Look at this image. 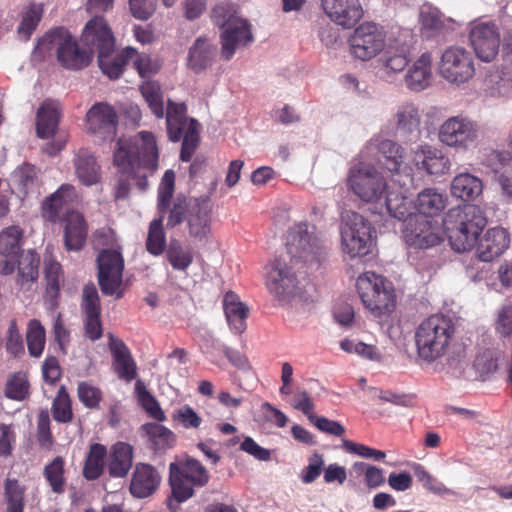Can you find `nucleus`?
<instances>
[{
  "label": "nucleus",
  "mask_w": 512,
  "mask_h": 512,
  "mask_svg": "<svg viewBox=\"0 0 512 512\" xmlns=\"http://www.w3.org/2000/svg\"><path fill=\"white\" fill-rule=\"evenodd\" d=\"M348 188L361 200L382 204L388 213L399 220L410 214L407 197L402 191H391L385 178L373 166L359 162L350 167L347 175Z\"/></svg>",
  "instance_id": "obj_1"
},
{
  "label": "nucleus",
  "mask_w": 512,
  "mask_h": 512,
  "mask_svg": "<svg viewBox=\"0 0 512 512\" xmlns=\"http://www.w3.org/2000/svg\"><path fill=\"white\" fill-rule=\"evenodd\" d=\"M83 43L90 52H98V63L102 72L111 79H117L128 63V47L114 53L115 38L111 28L102 16L90 19L82 33Z\"/></svg>",
  "instance_id": "obj_2"
},
{
  "label": "nucleus",
  "mask_w": 512,
  "mask_h": 512,
  "mask_svg": "<svg viewBox=\"0 0 512 512\" xmlns=\"http://www.w3.org/2000/svg\"><path fill=\"white\" fill-rule=\"evenodd\" d=\"M486 224L482 210L475 205L452 210L444 220L450 244L456 252L471 250Z\"/></svg>",
  "instance_id": "obj_3"
},
{
  "label": "nucleus",
  "mask_w": 512,
  "mask_h": 512,
  "mask_svg": "<svg viewBox=\"0 0 512 512\" xmlns=\"http://www.w3.org/2000/svg\"><path fill=\"white\" fill-rule=\"evenodd\" d=\"M211 20L222 30L221 55L225 60H230L239 46L252 42L251 26L247 20L237 15L234 4L229 2L217 4L211 11Z\"/></svg>",
  "instance_id": "obj_4"
},
{
  "label": "nucleus",
  "mask_w": 512,
  "mask_h": 512,
  "mask_svg": "<svg viewBox=\"0 0 512 512\" xmlns=\"http://www.w3.org/2000/svg\"><path fill=\"white\" fill-rule=\"evenodd\" d=\"M454 332V324L449 317L434 314L426 318L415 332L418 356L427 362L438 359L445 353Z\"/></svg>",
  "instance_id": "obj_5"
},
{
  "label": "nucleus",
  "mask_w": 512,
  "mask_h": 512,
  "mask_svg": "<svg viewBox=\"0 0 512 512\" xmlns=\"http://www.w3.org/2000/svg\"><path fill=\"white\" fill-rule=\"evenodd\" d=\"M38 47L45 51H55L57 61L69 70H80L92 61L91 52L81 49L77 40L64 27H56L45 33Z\"/></svg>",
  "instance_id": "obj_6"
},
{
  "label": "nucleus",
  "mask_w": 512,
  "mask_h": 512,
  "mask_svg": "<svg viewBox=\"0 0 512 512\" xmlns=\"http://www.w3.org/2000/svg\"><path fill=\"white\" fill-rule=\"evenodd\" d=\"M159 152L154 134L140 131L130 140V179L140 191L148 186V174L152 175L158 168Z\"/></svg>",
  "instance_id": "obj_7"
},
{
  "label": "nucleus",
  "mask_w": 512,
  "mask_h": 512,
  "mask_svg": "<svg viewBox=\"0 0 512 512\" xmlns=\"http://www.w3.org/2000/svg\"><path fill=\"white\" fill-rule=\"evenodd\" d=\"M210 474L197 459L187 456L184 460L169 465V482L173 498L184 502L194 495L196 488L205 487Z\"/></svg>",
  "instance_id": "obj_8"
},
{
  "label": "nucleus",
  "mask_w": 512,
  "mask_h": 512,
  "mask_svg": "<svg viewBox=\"0 0 512 512\" xmlns=\"http://www.w3.org/2000/svg\"><path fill=\"white\" fill-rule=\"evenodd\" d=\"M187 107L184 103H175L172 100L167 102L166 126L168 138L177 142L183 137L180 150V160L189 162L198 147V122L191 118L187 119Z\"/></svg>",
  "instance_id": "obj_9"
},
{
  "label": "nucleus",
  "mask_w": 512,
  "mask_h": 512,
  "mask_svg": "<svg viewBox=\"0 0 512 512\" xmlns=\"http://www.w3.org/2000/svg\"><path fill=\"white\" fill-rule=\"evenodd\" d=\"M357 290L364 306L375 316L387 315L396 306L391 282L374 272H365L357 279Z\"/></svg>",
  "instance_id": "obj_10"
},
{
  "label": "nucleus",
  "mask_w": 512,
  "mask_h": 512,
  "mask_svg": "<svg viewBox=\"0 0 512 512\" xmlns=\"http://www.w3.org/2000/svg\"><path fill=\"white\" fill-rule=\"evenodd\" d=\"M175 172L168 169L164 172L157 190V209L160 214H168L167 227L174 228L182 224L191 212L192 200L183 194H178L174 199Z\"/></svg>",
  "instance_id": "obj_11"
},
{
  "label": "nucleus",
  "mask_w": 512,
  "mask_h": 512,
  "mask_svg": "<svg viewBox=\"0 0 512 512\" xmlns=\"http://www.w3.org/2000/svg\"><path fill=\"white\" fill-rule=\"evenodd\" d=\"M286 246L291 264L296 260L318 262L325 251L323 240L316 234L315 227L312 226L310 230L307 223L295 224L289 230Z\"/></svg>",
  "instance_id": "obj_12"
},
{
  "label": "nucleus",
  "mask_w": 512,
  "mask_h": 512,
  "mask_svg": "<svg viewBox=\"0 0 512 512\" xmlns=\"http://www.w3.org/2000/svg\"><path fill=\"white\" fill-rule=\"evenodd\" d=\"M373 232L370 222L362 215L348 212L341 228L343 252L351 258L366 256L371 252Z\"/></svg>",
  "instance_id": "obj_13"
},
{
  "label": "nucleus",
  "mask_w": 512,
  "mask_h": 512,
  "mask_svg": "<svg viewBox=\"0 0 512 512\" xmlns=\"http://www.w3.org/2000/svg\"><path fill=\"white\" fill-rule=\"evenodd\" d=\"M97 279L104 295L120 298L124 259L116 249H102L97 256Z\"/></svg>",
  "instance_id": "obj_14"
},
{
  "label": "nucleus",
  "mask_w": 512,
  "mask_h": 512,
  "mask_svg": "<svg viewBox=\"0 0 512 512\" xmlns=\"http://www.w3.org/2000/svg\"><path fill=\"white\" fill-rule=\"evenodd\" d=\"M385 33L373 22H363L355 28L348 43L350 53L357 59L368 61L385 47Z\"/></svg>",
  "instance_id": "obj_15"
},
{
  "label": "nucleus",
  "mask_w": 512,
  "mask_h": 512,
  "mask_svg": "<svg viewBox=\"0 0 512 512\" xmlns=\"http://www.w3.org/2000/svg\"><path fill=\"white\" fill-rule=\"evenodd\" d=\"M439 73L450 83L462 84L469 81L475 74L471 52L460 46L448 47L442 53Z\"/></svg>",
  "instance_id": "obj_16"
},
{
  "label": "nucleus",
  "mask_w": 512,
  "mask_h": 512,
  "mask_svg": "<svg viewBox=\"0 0 512 512\" xmlns=\"http://www.w3.org/2000/svg\"><path fill=\"white\" fill-rule=\"evenodd\" d=\"M478 138V125L461 115L448 118L440 126L439 140L442 144L467 150Z\"/></svg>",
  "instance_id": "obj_17"
},
{
  "label": "nucleus",
  "mask_w": 512,
  "mask_h": 512,
  "mask_svg": "<svg viewBox=\"0 0 512 512\" xmlns=\"http://www.w3.org/2000/svg\"><path fill=\"white\" fill-rule=\"evenodd\" d=\"M297 284L298 279L293 266L283 256L276 258L267 274L268 290L282 300L295 292Z\"/></svg>",
  "instance_id": "obj_18"
},
{
  "label": "nucleus",
  "mask_w": 512,
  "mask_h": 512,
  "mask_svg": "<svg viewBox=\"0 0 512 512\" xmlns=\"http://www.w3.org/2000/svg\"><path fill=\"white\" fill-rule=\"evenodd\" d=\"M469 39L475 54L484 62H491L498 54L500 36L493 23H476L469 33Z\"/></svg>",
  "instance_id": "obj_19"
},
{
  "label": "nucleus",
  "mask_w": 512,
  "mask_h": 512,
  "mask_svg": "<svg viewBox=\"0 0 512 512\" xmlns=\"http://www.w3.org/2000/svg\"><path fill=\"white\" fill-rule=\"evenodd\" d=\"M86 125L90 133L107 140L116 134L118 115L110 104L97 102L87 111Z\"/></svg>",
  "instance_id": "obj_20"
},
{
  "label": "nucleus",
  "mask_w": 512,
  "mask_h": 512,
  "mask_svg": "<svg viewBox=\"0 0 512 512\" xmlns=\"http://www.w3.org/2000/svg\"><path fill=\"white\" fill-rule=\"evenodd\" d=\"M403 238L409 247L427 249L439 244L442 240L439 228L431 220L410 219L403 231Z\"/></svg>",
  "instance_id": "obj_21"
},
{
  "label": "nucleus",
  "mask_w": 512,
  "mask_h": 512,
  "mask_svg": "<svg viewBox=\"0 0 512 512\" xmlns=\"http://www.w3.org/2000/svg\"><path fill=\"white\" fill-rule=\"evenodd\" d=\"M212 204L208 196L193 198L191 212L186 224L189 236L196 241H205L211 233Z\"/></svg>",
  "instance_id": "obj_22"
},
{
  "label": "nucleus",
  "mask_w": 512,
  "mask_h": 512,
  "mask_svg": "<svg viewBox=\"0 0 512 512\" xmlns=\"http://www.w3.org/2000/svg\"><path fill=\"white\" fill-rule=\"evenodd\" d=\"M321 5L329 19L343 28H352L364 15L360 0H321Z\"/></svg>",
  "instance_id": "obj_23"
},
{
  "label": "nucleus",
  "mask_w": 512,
  "mask_h": 512,
  "mask_svg": "<svg viewBox=\"0 0 512 512\" xmlns=\"http://www.w3.org/2000/svg\"><path fill=\"white\" fill-rule=\"evenodd\" d=\"M78 195L73 185L62 184L55 192L45 197L41 203V217L55 224L62 220L61 213L77 201Z\"/></svg>",
  "instance_id": "obj_24"
},
{
  "label": "nucleus",
  "mask_w": 512,
  "mask_h": 512,
  "mask_svg": "<svg viewBox=\"0 0 512 512\" xmlns=\"http://www.w3.org/2000/svg\"><path fill=\"white\" fill-rule=\"evenodd\" d=\"M64 247L67 251H80L86 244L88 223L77 210H67L62 216Z\"/></svg>",
  "instance_id": "obj_25"
},
{
  "label": "nucleus",
  "mask_w": 512,
  "mask_h": 512,
  "mask_svg": "<svg viewBox=\"0 0 512 512\" xmlns=\"http://www.w3.org/2000/svg\"><path fill=\"white\" fill-rule=\"evenodd\" d=\"M370 152H377V160L379 164L392 174L399 173L404 163V148L390 139L376 137L367 145Z\"/></svg>",
  "instance_id": "obj_26"
},
{
  "label": "nucleus",
  "mask_w": 512,
  "mask_h": 512,
  "mask_svg": "<svg viewBox=\"0 0 512 512\" xmlns=\"http://www.w3.org/2000/svg\"><path fill=\"white\" fill-rule=\"evenodd\" d=\"M22 230L10 226L0 233V273L11 274L21 251Z\"/></svg>",
  "instance_id": "obj_27"
},
{
  "label": "nucleus",
  "mask_w": 512,
  "mask_h": 512,
  "mask_svg": "<svg viewBox=\"0 0 512 512\" xmlns=\"http://www.w3.org/2000/svg\"><path fill=\"white\" fill-rule=\"evenodd\" d=\"M421 36L425 39L445 37L452 29V20L436 7L423 5L419 14Z\"/></svg>",
  "instance_id": "obj_28"
},
{
  "label": "nucleus",
  "mask_w": 512,
  "mask_h": 512,
  "mask_svg": "<svg viewBox=\"0 0 512 512\" xmlns=\"http://www.w3.org/2000/svg\"><path fill=\"white\" fill-rule=\"evenodd\" d=\"M510 243L509 233L502 227H494L487 230L484 237L477 242L478 258L484 262H490L500 256Z\"/></svg>",
  "instance_id": "obj_29"
},
{
  "label": "nucleus",
  "mask_w": 512,
  "mask_h": 512,
  "mask_svg": "<svg viewBox=\"0 0 512 512\" xmlns=\"http://www.w3.org/2000/svg\"><path fill=\"white\" fill-rule=\"evenodd\" d=\"M414 165L418 170L429 175H442L449 170V160L443 153L429 145L420 146L413 156Z\"/></svg>",
  "instance_id": "obj_30"
},
{
  "label": "nucleus",
  "mask_w": 512,
  "mask_h": 512,
  "mask_svg": "<svg viewBox=\"0 0 512 512\" xmlns=\"http://www.w3.org/2000/svg\"><path fill=\"white\" fill-rule=\"evenodd\" d=\"M421 112L414 103L406 102L397 106L393 116L395 130L403 137L420 134Z\"/></svg>",
  "instance_id": "obj_31"
},
{
  "label": "nucleus",
  "mask_w": 512,
  "mask_h": 512,
  "mask_svg": "<svg viewBox=\"0 0 512 512\" xmlns=\"http://www.w3.org/2000/svg\"><path fill=\"white\" fill-rule=\"evenodd\" d=\"M160 483V476L156 469L144 463L136 465L133 478L130 480V493L138 498L152 495Z\"/></svg>",
  "instance_id": "obj_32"
},
{
  "label": "nucleus",
  "mask_w": 512,
  "mask_h": 512,
  "mask_svg": "<svg viewBox=\"0 0 512 512\" xmlns=\"http://www.w3.org/2000/svg\"><path fill=\"white\" fill-rule=\"evenodd\" d=\"M216 47L205 36L198 37L189 48L187 66L194 73H201L212 65Z\"/></svg>",
  "instance_id": "obj_33"
},
{
  "label": "nucleus",
  "mask_w": 512,
  "mask_h": 512,
  "mask_svg": "<svg viewBox=\"0 0 512 512\" xmlns=\"http://www.w3.org/2000/svg\"><path fill=\"white\" fill-rule=\"evenodd\" d=\"M59 105L46 100L38 108L36 116V133L39 138L53 137L58 129L60 121Z\"/></svg>",
  "instance_id": "obj_34"
},
{
  "label": "nucleus",
  "mask_w": 512,
  "mask_h": 512,
  "mask_svg": "<svg viewBox=\"0 0 512 512\" xmlns=\"http://www.w3.org/2000/svg\"><path fill=\"white\" fill-rule=\"evenodd\" d=\"M223 308L230 328L237 334L246 329L248 307L240 301L239 296L233 291H228L223 298Z\"/></svg>",
  "instance_id": "obj_35"
},
{
  "label": "nucleus",
  "mask_w": 512,
  "mask_h": 512,
  "mask_svg": "<svg viewBox=\"0 0 512 512\" xmlns=\"http://www.w3.org/2000/svg\"><path fill=\"white\" fill-rule=\"evenodd\" d=\"M432 56L429 52L423 53L409 68L405 83L413 91L425 89L431 78Z\"/></svg>",
  "instance_id": "obj_36"
},
{
  "label": "nucleus",
  "mask_w": 512,
  "mask_h": 512,
  "mask_svg": "<svg viewBox=\"0 0 512 512\" xmlns=\"http://www.w3.org/2000/svg\"><path fill=\"white\" fill-rule=\"evenodd\" d=\"M75 173L85 186H91L100 181V166L96 158L87 150H80L74 158Z\"/></svg>",
  "instance_id": "obj_37"
},
{
  "label": "nucleus",
  "mask_w": 512,
  "mask_h": 512,
  "mask_svg": "<svg viewBox=\"0 0 512 512\" xmlns=\"http://www.w3.org/2000/svg\"><path fill=\"white\" fill-rule=\"evenodd\" d=\"M447 205V196L434 188L422 190L416 199L415 208L427 217H434L441 214Z\"/></svg>",
  "instance_id": "obj_38"
},
{
  "label": "nucleus",
  "mask_w": 512,
  "mask_h": 512,
  "mask_svg": "<svg viewBox=\"0 0 512 512\" xmlns=\"http://www.w3.org/2000/svg\"><path fill=\"white\" fill-rule=\"evenodd\" d=\"M107 455L105 445L93 443L89 446L82 469V475L86 480L94 481L103 474Z\"/></svg>",
  "instance_id": "obj_39"
},
{
  "label": "nucleus",
  "mask_w": 512,
  "mask_h": 512,
  "mask_svg": "<svg viewBox=\"0 0 512 512\" xmlns=\"http://www.w3.org/2000/svg\"><path fill=\"white\" fill-rule=\"evenodd\" d=\"M113 164L117 168L121 177L115 191L116 199H124L128 195V180L126 173L128 172V140L121 137L117 140Z\"/></svg>",
  "instance_id": "obj_40"
},
{
  "label": "nucleus",
  "mask_w": 512,
  "mask_h": 512,
  "mask_svg": "<svg viewBox=\"0 0 512 512\" xmlns=\"http://www.w3.org/2000/svg\"><path fill=\"white\" fill-rule=\"evenodd\" d=\"M482 189V181L470 173L458 174L451 183L452 195L465 201L478 197Z\"/></svg>",
  "instance_id": "obj_41"
},
{
  "label": "nucleus",
  "mask_w": 512,
  "mask_h": 512,
  "mask_svg": "<svg viewBox=\"0 0 512 512\" xmlns=\"http://www.w3.org/2000/svg\"><path fill=\"white\" fill-rule=\"evenodd\" d=\"M44 9L41 4L30 3L20 12V22L17 27L19 39L28 41L43 17Z\"/></svg>",
  "instance_id": "obj_42"
},
{
  "label": "nucleus",
  "mask_w": 512,
  "mask_h": 512,
  "mask_svg": "<svg viewBox=\"0 0 512 512\" xmlns=\"http://www.w3.org/2000/svg\"><path fill=\"white\" fill-rule=\"evenodd\" d=\"M135 398L138 404L153 419L162 422L166 416L161 409L156 398L148 391L145 383L141 379H137L134 388Z\"/></svg>",
  "instance_id": "obj_43"
},
{
  "label": "nucleus",
  "mask_w": 512,
  "mask_h": 512,
  "mask_svg": "<svg viewBox=\"0 0 512 512\" xmlns=\"http://www.w3.org/2000/svg\"><path fill=\"white\" fill-rule=\"evenodd\" d=\"M43 476L54 493H64L66 487L64 458L56 456L51 462L47 463L43 469Z\"/></svg>",
  "instance_id": "obj_44"
},
{
  "label": "nucleus",
  "mask_w": 512,
  "mask_h": 512,
  "mask_svg": "<svg viewBox=\"0 0 512 512\" xmlns=\"http://www.w3.org/2000/svg\"><path fill=\"white\" fill-rule=\"evenodd\" d=\"M139 90L153 115L158 119L163 118L165 115L164 101L159 83L146 80L140 85Z\"/></svg>",
  "instance_id": "obj_45"
},
{
  "label": "nucleus",
  "mask_w": 512,
  "mask_h": 512,
  "mask_svg": "<svg viewBox=\"0 0 512 512\" xmlns=\"http://www.w3.org/2000/svg\"><path fill=\"white\" fill-rule=\"evenodd\" d=\"M108 456V470L111 477H125L128 473V444L117 442L111 446Z\"/></svg>",
  "instance_id": "obj_46"
},
{
  "label": "nucleus",
  "mask_w": 512,
  "mask_h": 512,
  "mask_svg": "<svg viewBox=\"0 0 512 512\" xmlns=\"http://www.w3.org/2000/svg\"><path fill=\"white\" fill-rule=\"evenodd\" d=\"M408 55L409 49L405 45L389 46L382 57L386 73L402 72L409 63Z\"/></svg>",
  "instance_id": "obj_47"
},
{
  "label": "nucleus",
  "mask_w": 512,
  "mask_h": 512,
  "mask_svg": "<svg viewBox=\"0 0 512 512\" xmlns=\"http://www.w3.org/2000/svg\"><path fill=\"white\" fill-rule=\"evenodd\" d=\"M26 342L30 356L38 358L42 355L46 343L45 328L38 319L28 322Z\"/></svg>",
  "instance_id": "obj_48"
},
{
  "label": "nucleus",
  "mask_w": 512,
  "mask_h": 512,
  "mask_svg": "<svg viewBox=\"0 0 512 512\" xmlns=\"http://www.w3.org/2000/svg\"><path fill=\"white\" fill-rule=\"evenodd\" d=\"M16 264L18 265L19 281L22 285L37 280L40 257L36 252L29 250L26 254H22L21 257H17Z\"/></svg>",
  "instance_id": "obj_49"
},
{
  "label": "nucleus",
  "mask_w": 512,
  "mask_h": 512,
  "mask_svg": "<svg viewBox=\"0 0 512 512\" xmlns=\"http://www.w3.org/2000/svg\"><path fill=\"white\" fill-rule=\"evenodd\" d=\"M109 348L113 356V368L118 376L128 380V352L125 343L109 335Z\"/></svg>",
  "instance_id": "obj_50"
},
{
  "label": "nucleus",
  "mask_w": 512,
  "mask_h": 512,
  "mask_svg": "<svg viewBox=\"0 0 512 512\" xmlns=\"http://www.w3.org/2000/svg\"><path fill=\"white\" fill-rule=\"evenodd\" d=\"M51 411L53 419L58 423H69L73 420L72 402L65 386L59 388Z\"/></svg>",
  "instance_id": "obj_51"
},
{
  "label": "nucleus",
  "mask_w": 512,
  "mask_h": 512,
  "mask_svg": "<svg viewBox=\"0 0 512 512\" xmlns=\"http://www.w3.org/2000/svg\"><path fill=\"white\" fill-rule=\"evenodd\" d=\"M166 247V235L163 229V217L154 219L149 226L146 248L147 251L154 255H161Z\"/></svg>",
  "instance_id": "obj_52"
},
{
  "label": "nucleus",
  "mask_w": 512,
  "mask_h": 512,
  "mask_svg": "<svg viewBox=\"0 0 512 512\" xmlns=\"http://www.w3.org/2000/svg\"><path fill=\"white\" fill-rule=\"evenodd\" d=\"M166 258L172 268L179 271H185L193 262L191 251L185 249L178 240L170 241Z\"/></svg>",
  "instance_id": "obj_53"
},
{
  "label": "nucleus",
  "mask_w": 512,
  "mask_h": 512,
  "mask_svg": "<svg viewBox=\"0 0 512 512\" xmlns=\"http://www.w3.org/2000/svg\"><path fill=\"white\" fill-rule=\"evenodd\" d=\"M30 384L23 372L11 374L6 382L5 396L16 401H23L29 397Z\"/></svg>",
  "instance_id": "obj_54"
},
{
  "label": "nucleus",
  "mask_w": 512,
  "mask_h": 512,
  "mask_svg": "<svg viewBox=\"0 0 512 512\" xmlns=\"http://www.w3.org/2000/svg\"><path fill=\"white\" fill-rule=\"evenodd\" d=\"M25 489L16 479L7 478L4 486V497L7 503V512L24 511Z\"/></svg>",
  "instance_id": "obj_55"
},
{
  "label": "nucleus",
  "mask_w": 512,
  "mask_h": 512,
  "mask_svg": "<svg viewBox=\"0 0 512 512\" xmlns=\"http://www.w3.org/2000/svg\"><path fill=\"white\" fill-rule=\"evenodd\" d=\"M77 396L84 407L90 410L99 409L103 400L101 389L89 381H81L77 386Z\"/></svg>",
  "instance_id": "obj_56"
},
{
  "label": "nucleus",
  "mask_w": 512,
  "mask_h": 512,
  "mask_svg": "<svg viewBox=\"0 0 512 512\" xmlns=\"http://www.w3.org/2000/svg\"><path fill=\"white\" fill-rule=\"evenodd\" d=\"M340 347L346 353H355L364 359L379 361L381 358V354L375 345L366 344L361 341L344 339L340 342Z\"/></svg>",
  "instance_id": "obj_57"
},
{
  "label": "nucleus",
  "mask_w": 512,
  "mask_h": 512,
  "mask_svg": "<svg viewBox=\"0 0 512 512\" xmlns=\"http://www.w3.org/2000/svg\"><path fill=\"white\" fill-rule=\"evenodd\" d=\"M130 60L133 61L134 68L142 78H149L160 69L158 61L152 59L149 55L138 53L132 47H130Z\"/></svg>",
  "instance_id": "obj_58"
},
{
  "label": "nucleus",
  "mask_w": 512,
  "mask_h": 512,
  "mask_svg": "<svg viewBox=\"0 0 512 512\" xmlns=\"http://www.w3.org/2000/svg\"><path fill=\"white\" fill-rule=\"evenodd\" d=\"M5 349L8 354L13 357H20L24 354V342L16 319H12L9 323L5 337Z\"/></svg>",
  "instance_id": "obj_59"
},
{
  "label": "nucleus",
  "mask_w": 512,
  "mask_h": 512,
  "mask_svg": "<svg viewBox=\"0 0 512 512\" xmlns=\"http://www.w3.org/2000/svg\"><path fill=\"white\" fill-rule=\"evenodd\" d=\"M80 306L84 316L101 315L100 298L94 283H88L84 286Z\"/></svg>",
  "instance_id": "obj_60"
},
{
  "label": "nucleus",
  "mask_w": 512,
  "mask_h": 512,
  "mask_svg": "<svg viewBox=\"0 0 512 512\" xmlns=\"http://www.w3.org/2000/svg\"><path fill=\"white\" fill-rule=\"evenodd\" d=\"M412 470L417 480L426 490L434 494H443L447 491V488L444 486V484L432 476L421 464L414 463Z\"/></svg>",
  "instance_id": "obj_61"
},
{
  "label": "nucleus",
  "mask_w": 512,
  "mask_h": 512,
  "mask_svg": "<svg viewBox=\"0 0 512 512\" xmlns=\"http://www.w3.org/2000/svg\"><path fill=\"white\" fill-rule=\"evenodd\" d=\"M37 442L41 448L50 450L54 440L50 430V418L47 411H41L37 420Z\"/></svg>",
  "instance_id": "obj_62"
},
{
  "label": "nucleus",
  "mask_w": 512,
  "mask_h": 512,
  "mask_svg": "<svg viewBox=\"0 0 512 512\" xmlns=\"http://www.w3.org/2000/svg\"><path fill=\"white\" fill-rule=\"evenodd\" d=\"M142 428L157 445L170 447L175 441L174 433L158 423H147Z\"/></svg>",
  "instance_id": "obj_63"
},
{
  "label": "nucleus",
  "mask_w": 512,
  "mask_h": 512,
  "mask_svg": "<svg viewBox=\"0 0 512 512\" xmlns=\"http://www.w3.org/2000/svg\"><path fill=\"white\" fill-rule=\"evenodd\" d=\"M324 469V459L321 454L314 453L308 459V465L305 466L300 474L301 481L305 484L314 482Z\"/></svg>",
  "instance_id": "obj_64"
}]
</instances>
